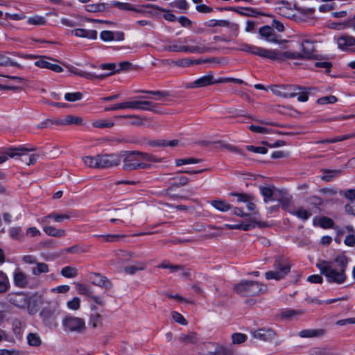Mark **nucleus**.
<instances>
[{
	"label": "nucleus",
	"mask_w": 355,
	"mask_h": 355,
	"mask_svg": "<svg viewBox=\"0 0 355 355\" xmlns=\"http://www.w3.org/2000/svg\"><path fill=\"white\" fill-rule=\"evenodd\" d=\"M302 58H310L315 51L313 42L309 40H303L302 42Z\"/></svg>",
	"instance_id": "b1692460"
},
{
	"label": "nucleus",
	"mask_w": 355,
	"mask_h": 355,
	"mask_svg": "<svg viewBox=\"0 0 355 355\" xmlns=\"http://www.w3.org/2000/svg\"><path fill=\"white\" fill-rule=\"evenodd\" d=\"M139 92L143 94H148L156 96L155 100H160L162 98H164L169 96V92L166 91H151V90H141Z\"/></svg>",
	"instance_id": "09e8293b"
},
{
	"label": "nucleus",
	"mask_w": 355,
	"mask_h": 355,
	"mask_svg": "<svg viewBox=\"0 0 355 355\" xmlns=\"http://www.w3.org/2000/svg\"><path fill=\"white\" fill-rule=\"evenodd\" d=\"M73 33L76 37H85L92 40H95L97 37V32L94 30L76 28L73 31Z\"/></svg>",
	"instance_id": "cd10ccee"
},
{
	"label": "nucleus",
	"mask_w": 355,
	"mask_h": 355,
	"mask_svg": "<svg viewBox=\"0 0 355 355\" xmlns=\"http://www.w3.org/2000/svg\"><path fill=\"white\" fill-rule=\"evenodd\" d=\"M200 162L201 159L196 158L178 159L175 160V165L180 166L183 164H197Z\"/></svg>",
	"instance_id": "4d7b16f0"
},
{
	"label": "nucleus",
	"mask_w": 355,
	"mask_h": 355,
	"mask_svg": "<svg viewBox=\"0 0 355 355\" xmlns=\"http://www.w3.org/2000/svg\"><path fill=\"white\" fill-rule=\"evenodd\" d=\"M32 274L38 276L42 273H46L49 272V266L43 262H37L35 266L31 269Z\"/></svg>",
	"instance_id": "c9c22d12"
},
{
	"label": "nucleus",
	"mask_w": 355,
	"mask_h": 355,
	"mask_svg": "<svg viewBox=\"0 0 355 355\" xmlns=\"http://www.w3.org/2000/svg\"><path fill=\"white\" fill-rule=\"evenodd\" d=\"M211 355H241L238 352L234 351L227 347H220L217 351L211 353Z\"/></svg>",
	"instance_id": "3c124183"
},
{
	"label": "nucleus",
	"mask_w": 355,
	"mask_h": 355,
	"mask_svg": "<svg viewBox=\"0 0 355 355\" xmlns=\"http://www.w3.org/2000/svg\"><path fill=\"white\" fill-rule=\"evenodd\" d=\"M67 306L69 309L77 311L80 307V299L78 297H74L71 300L67 302Z\"/></svg>",
	"instance_id": "864d4df0"
},
{
	"label": "nucleus",
	"mask_w": 355,
	"mask_h": 355,
	"mask_svg": "<svg viewBox=\"0 0 355 355\" xmlns=\"http://www.w3.org/2000/svg\"><path fill=\"white\" fill-rule=\"evenodd\" d=\"M61 275L67 278H73L78 275V270L71 266H65L61 270Z\"/></svg>",
	"instance_id": "79ce46f5"
},
{
	"label": "nucleus",
	"mask_w": 355,
	"mask_h": 355,
	"mask_svg": "<svg viewBox=\"0 0 355 355\" xmlns=\"http://www.w3.org/2000/svg\"><path fill=\"white\" fill-rule=\"evenodd\" d=\"M319 225L321 227L327 229V228H334V220L327 216L321 217L319 219Z\"/></svg>",
	"instance_id": "8fccbe9b"
},
{
	"label": "nucleus",
	"mask_w": 355,
	"mask_h": 355,
	"mask_svg": "<svg viewBox=\"0 0 355 355\" xmlns=\"http://www.w3.org/2000/svg\"><path fill=\"white\" fill-rule=\"evenodd\" d=\"M71 217V214L70 212H67L64 214H59L56 212H53L48 216H44L42 218V222L44 223H49V219H53L57 223H62L64 220H69Z\"/></svg>",
	"instance_id": "4be33fe9"
},
{
	"label": "nucleus",
	"mask_w": 355,
	"mask_h": 355,
	"mask_svg": "<svg viewBox=\"0 0 355 355\" xmlns=\"http://www.w3.org/2000/svg\"><path fill=\"white\" fill-rule=\"evenodd\" d=\"M98 155L95 157L87 156L83 157L85 164L90 168H98Z\"/></svg>",
	"instance_id": "c03bdc74"
},
{
	"label": "nucleus",
	"mask_w": 355,
	"mask_h": 355,
	"mask_svg": "<svg viewBox=\"0 0 355 355\" xmlns=\"http://www.w3.org/2000/svg\"><path fill=\"white\" fill-rule=\"evenodd\" d=\"M76 288L80 294L84 295L88 297H89L91 295L93 294V291L89 288L88 286L85 284H77Z\"/></svg>",
	"instance_id": "603ef678"
},
{
	"label": "nucleus",
	"mask_w": 355,
	"mask_h": 355,
	"mask_svg": "<svg viewBox=\"0 0 355 355\" xmlns=\"http://www.w3.org/2000/svg\"><path fill=\"white\" fill-rule=\"evenodd\" d=\"M326 333L324 329H303L299 332L301 338H320Z\"/></svg>",
	"instance_id": "5701e85b"
},
{
	"label": "nucleus",
	"mask_w": 355,
	"mask_h": 355,
	"mask_svg": "<svg viewBox=\"0 0 355 355\" xmlns=\"http://www.w3.org/2000/svg\"><path fill=\"white\" fill-rule=\"evenodd\" d=\"M334 262L338 264L339 269H343V271H346L348 263V259L345 255L340 254L337 256L334 259Z\"/></svg>",
	"instance_id": "a18cd8bd"
},
{
	"label": "nucleus",
	"mask_w": 355,
	"mask_h": 355,
	"mask_svg": "<svg viewBox=\"0 0 355 355\" xmlns=\"http://www.w3.org/2000/svg\"><path fill=\"white\" fill-rule=\"evenodd\" d=\"M95 236L101 238L103 242H114L119 238L123 237V235L120 234H108V235H95Z\"/></svg>",
	"instance_id": "5fc2aeb1"
},
{
	"label": "nucleus",
	"mask_w": 355,
	"mask_h": 355,
	"mask_svg": "<svg viewBox=\"0 0 355 355\" xmlns=\"http://www.w3.org/2000/svg\"><path fill=\"white\" fill-rule=\"evenodd\" d=\"M336 101L337 98L333 95L321 97L319 99H318V103L320 105L331 104L336 103Z\"/></svg>",
	"instance_id": "e2e57ef3"
},
{
	"label": "nucleus",
	"mask_w": 355,
	"mask_h": 355,
	"mask_svg": "<svg viewBox=\"0 0 355 355\" xmlns=\"http://www.w3.org/2000/svg\"><path fill=\"white\" fill-rule=\"evenodd\" d=\"M320 273L325 276L329 283H336L338 284H343L347 279L345 272L343 269H336L333 267V262L328 261H321L316 264Z\"/></svg>",
	"instance_id": "f257e3e1"
},
{
	"label": "nucleus",
	"mask_w": 355,
	"mask_h": 355,
	"mask_svg": "<svg viewBox=\"0 0 355 355\" xmlns=\"http://www.w3.org/2000/svg\"><path fill=\"white\" fill-rule=\"evenodd\" d=\"M28 344L31 346L38 347L42 344L40 336L35 333H30L27 336Z\"/></svg>",
	"instance_id": "a19ab883"
},
{
	"label": "nucleus",
	"mask_w": 355,
	"mask_h": 355,
	"mask_svg": "<svg viewBox=\"0 0 355 355\" xmlns=\"http://www.w3.org/2000/svg\"><path fill=\"white\" fill-rule=\"evenodd\" d=\"M282 97L293 98L296 96V90H302V87L292 85H282Z\"/></svg>",
	"instance_id": "393cba45"
},
{
	"label": "nucleus",
	"mask_w": 355,
	"mask_h": 355,
	"mask_svg": "<svg viewBox=\"0 0 355 355\" xmlns=\"http://www.w3.org/2000/svg\"><path fill=\"white\" fill-rule=\"evenodd\" d=\"M111 6L124 10H136V9L128 3L112 1Z\"/></svg>",
	"instance_id": "6e6d98bb"
},
{
	"label": "nucleus",
	"mask_w": 355,
	"mask_h": 355,
	"mask_svg": "<svg viewBox=\"0 0 355 355\" xmlns=\"http://www.w3.org/2000/svg\"><path fill=\"white\" fill-rule=\"evenodd\" d=\"M139 151H121V161L123 160V169L125 171H132L139 169H149L152 168L150 164L141 162L138 155Z\"/></svg>",
	"instance_id": "f03ea898"
},
{
	"label": "nucleus",
	"mask_w": 355,
	"mask_h": 355,
	"mask_svg": "<svg viewBox=\"0 0 355 355\" xmlns=\"http://www.w3.org/2000/svg\"><path fill=\"white\" fill-rule=\"evenodd\" d=\"M82 98L83 94L80 92L66 93L64 95V99L69 102L80 101Z\"/></svg>",
	"instance_id": "13d9d810"
},
{
	"label": "nucleus",
	"mask_w": 355,
	"mask_h": 355,
	"mask_svg": "<svg viewBox=\"0 0 355 355\" xmlns=\"http://www.w3.org/2000/svg\"><path fill=\"white\" fill-rule=\"evenodd\" d=\"M249 129L253 132L259 134H269L271 132V130L269 128L255 125H250Z\"/></svg>",
	"instance_id": "052dcab7"
},
{
	"label": "nucleus",
	"mask_w": 355,
	"mask_h": 355,
	"mask_svg": "<svg viewBox=\"0 0 355 355\" xmlns=\"http://www.w3.org/2000/svg\"><path fill=\"white\" fill-rule=\"evenodd\" d=\"M89 279L92 284L96 286L104 288L106 290L112 287V283L106 277L101 275L100 273L92 272L89 275Z\"/></svg>",
	"instance_id": "4468645a"
},
{
	"label": "nucleus",
	"mask_w": 355,
	"mask_h": 355,
	"mask_svg": "<svg viewBox=\"0 0 355 355\" xmlns=\"http://www.w3.org/2000/svg\"><path fill=\"white\" fill-rule=\"evenodd\" d=\"M35 148H17L8 149L3 155L0 156V164L8 160V157L14 158L17 156H21L25 153L35 150Z\"/></svg>",
	"instance_id": "2eb2a0df"
},
{
	"label": "nucleus",
	"mask_w": 355,
	"mask_h": 355,
	"mask_svg": "<svg viewBox=\"0 0 355 355\" xmlns=\"http://www.w3.org/2000/svg\"><path fill=\"white\" fill-rule=\"evenodd\" d=\"M10 302L14 305L23 307L26 304V299L23 294L15 293L10 295Z\"/></svg>",
	"instance_id": "72a5a7b5"
},
{
	"label": "nucleus",
	"mask_w": 355,
	"mask_h": 355,
	"mask_svg": "<svg viewBox=\"0 0 355 355\" xmlns=\"http://www.w3.org/2000/svg\"><path fill=\"white\" fill-rule=\"evenodd\" d=\"M10 236L15 240H22L24 234L20 227H13L9 230Z\"/></svg>",
	"instance_id": "37998d69"
},
{
	"label": "nucleus",
	"mask_w": 355,
	"mask_h": 355,
	"mask_svg": "<svg viewBox=\"0 0 355 355\" xmlns=\"http://www.w3.org/2000/svg\"><path fill=\"white\" fill-rule=\"evenodd\" d=\"M214 82V76L212 73H209L205 76H203L197 80L189 83L186 85V88L187 89H191V88H199V87H203L208 85H213Z\"/></svg>",
	"instance_id": "ddd939ff"
},
{
	"label": "nucleus",
	"mask_w": 355,
	"mask_h": 355,
	"mask_svg": "<svg viewBox=\"0 0 355 355\" xmlns=\"http://www.w3.org/2000/svg\"><path fill=\"white\" fill-rule=\"evenodd\" d=\"M179 340L185 344H196L199 341V338L196 332L190 331L187 334H182L179 336Z\"/></svg>",
	"instance_id": "bb28decb"
},
{
	"label": "nucleus",
	"mask_w": 355,
	"mask_h": 355,
	"mask_svg": "<svg viewBox=\"0 0 355 355\" xmlns=\"http://www.w3.org/2000/svg\"><path fill=\"white\" fill-rule=\"evenodd\" d=\"M239 49L240 51L256 55L264 58H272L273 53L270 52V50L261 48L254 45L241 44Z\"/></svg>",
	"instance_id": "9d476101"
},
{
	"label": "nucleus",
	"mask_w": 355,
	"mask_h": 355,
	"mask_svg": "<svg viewBox=\"0 0 355 355\" xmlns=\"http://www.w3.org/2000/svg\"><path fill=\"white\" fill-rule=\"evenodd\" d=\"M83 119L80 116L67 115L63 119H57L55 123L59 125H81L83 124Z\"/></svg>",
	"instance_id": "6ab92c4d"
},
{
	"label": "nucleus",
	"mask_w": 355,
	"mask_h": 355,
	"mask_svg": "<svg viewBox=\"0 0 355 355\" xmlns=\"http://www.w3.org/2000/svg\"><path fill=\"white\" fill-rule=\"evenodd\" d=\"M69 69V71L71 73H73L75 75H77V76H81V77H84V78H85L87 79H89V80H94L95 78H97V79H99V80H103L106 76H110V75H111V74H112L114 73V72H112V73H107V74L96 75V74H93V73H89V72H86V71H83L79 70L78 69H76V68L73 67H71Z\"/></svg>",
	"instance_id": "a211bd4d"
},
{
	"label": "nucleus",
	"mask_w": 355,
	"mask_h": 355,
	"mask_svg": "<svg viewBox=\"0 0 355 355\" xmlns=\"http://www.w3.org/2000/svg\"><path fill=\"white\" fill-rule=\"evenodd\" d=\"M131 257V254L129 252L120 250L116 253V258L115 260H112V263H121L124 261H128Z\"/></svg>",
	"instance_id": "ea45409f"
},
{
	"label": "nucleus",
	"mask_w": 355,
	"mask_h": 355,
	"mask_svg": "<svg viewBox=\"0 0 355 355\" xmlns=\"http://www.w3.org/2000/svg\"><path fill=\"white\" fill-rule=\"evenodd\" d=\"M209 60H193L190 58H183V59H180V60H178L174 62V63L177 65V66H179V67H190L194 64H201V63H203V62H208Z\"/></svg>",
	"instance_id": "2f4dec72"
},
{
	"label": "nucleus",
	"mask_w": 355,
	"mask_h": 355,
	"mask_svg": "<svg viewBox=\"0 0 355 355\" xmlns=\"http://www.w3.org/2000/svg\"><path fill=\"white\" fill-rule=\"evenodd\" d=\"M210 204L217 210L225 212L232 209L231 205L222 200H213L210 202Z\"/></svg>",
	"instance_id": "7c9ffc66"
},
{
	"label": "nucleus",
	"mask_w": 355,
	"mask_h": 355,
	"mask_svg": "<svg viewBox=\"0 0 355 355\" xmlns=\"http://www.w3.org/2000/svg\"><path fill=\"white\" fill-rule=\"evenodd\" d=\"M98 168H108L118 166L121 163L119 153L98 155Z\"/></svg>",
	"instance_id": "1a4fd4ad"
},
{
	"label": "nucleus",
	"mask_w": 355,
	"mask_h": 355,
	"mask_svg": "<svg viewBox=\"0 0 355 355\" xmlns=\"http://www.w3.org/2000/svg\"><path fill=\"white\" fill-rule=\"evenodd\" d=\"M138 155H139V157L141 159H144V160H146L148 162L159 163V162H162V158L157 157L154 155L149 154L147 153H143V152L139 151V153H138Z\"/></svg>",
	"instance_id": "49530a36"
},
{
	"label": "nucleus",
	"mask_w": 355,
	"mask_h": 355,
	"mask_svg": "<svg viewBox=\"0 0 355 355\" xmlns=\"http://www.w3.org/2000/svg\"><path fill=\"white\" fill-rule=\"evenodd\" d=\"M232 342L234 344H241L247 340V336L241 333H235L232 336Z\"/></svg>",
	"instance_id": "338daca9"
},
{
	"label": "nucleus",
	"mask_w": 355,
	"mask_h": 355,
	"mask_svg": "<svg viewBox=\"0 0 355 355\" xmlns=\"http://www.w3.org/2000/svg\"><path fill=\"white\" fill-rule=\"evenodd\" d=\"M251 334L254 338L264 342H272L277 336L276 332L271 328H261L252 331Z\"/></svg>",
	"instance_id": "9b49d317"
},
{
	"label": "nucleus",
	"mask_w": 355,
	"mask_h": 355,
	"mask_svg": "<svg viewBox=\"0 0 355 355\" xmlns=\"http://www.w3.org/2000/svg\"><path fill=\"white\" fill-rule=\"evenodd\" d=\"M9 288L10 282L7 275L0 270V293H5Z\"/></svg>",
	"instance_id": "e433bc0d"
},
{
	"label": "nucleus",
	"mask_w": 355,
	"mask_h": 355,
	"mask_svg": "<svg viewBox=\"0 0 355 355\" xmlns=\"http://www.w3.org/2000/svg\"><path fill=\"white\" fill-rule=\"evenodd\" d=\"M28 276L26 275L24 272L16 270L14 272L13 275V281L14 284L16 286L19 288H26L28 286L29 281H28Z\"/></svg>",
	"instance_id": "f3484780"
},
{
	"label": "nucleus",
	"mask_w": 355,
	"mask_h": 355,
	"mask_svg": "<svg viewBox=\"0 0 355 355\" xmlns=\"http://www.w3.org/2000/svg\"><path fill=\"white\" fill-rule=\"evenodd\" d=\"M89 324L92 328L96 329L103 325V317L98 313H93L90 315Z\"/></svg>",
	"instance_id": "f704fd0d"
},
{
	"label": "nucleus",
	"mask_w": 355,
	"mask_h": 355,
	"mask_svg": "<svg viewBox=\"0 0 355 355\" xmlns=\"http://www.w3.org/2000/svg\"><path fill=\"white\" fill-rule=\"evenodd\" d=\"M28 23L33 25H44L46 23V19L43 17L34 16L28 19Z\"/></svg>",
	"instance_id": "774afa93"
},
{
	"label": "nucleus",
	"mask_w": 355,
	"mask_h": 355,
	"mask_svg": "<svg viewBox=\"0 0 355 355\" xmlns=\"http://www.w3.org/2000/svg\"><path fill=\"white\" fill-rule=\"evenodd\" d=\"M114 123L107 120H95L92 122V125L97 128H107L114 126Z\"/></svg>",
	"instance_id": "de8ad7c7"
},
{
	"label": "nucleus",
	"mask_w": 355,
	"mask_h": 355,
	"mask_svg": "<svg viewBox=\"0 0 355 355\" xmlns=\"http://www.w3.org/2000/svg\"><path fill=\"white\" fill-rule=\"evenodd\" d=\"M303 311L301 310L286 309L281 313V316L284 319H293L301 315Z\"/></svg>",
	"instance_id": "58836bf2"
},
{
	"label": "nucleus",
	"mask_w": 355,
	"mask_h": 355,
	"mask_svg": "<svg viewBox=\"0 0 355 355\" xmlns=\"http://www.w3.org/2000/svg\"><path fill=\"white\" fill-rule=\"evenodd\" d=\"M270 52L272 53V58H269L270 60H282L284 58L288 59H299L302 58V55L301 53L298 52H293V51H284L282 52L277 50H270Z\"/></svg>",
	"instance_id": "dca6fc26"
},
{
	"label": "nucleus",
	"mask_w": 355,
	"mask_h": 355,
	"mask_svg": "<svg viewBox=\"0 0 355 355\" xmlns=\"http://www.w3.org/2000/svg\"><path fill=\"white\" fill-rule=\"evenodd\" d=\"M19 57L26 58V59H35L38 58V60L35 62V65L40 67V68H44V69H51L53 71L60 73L63 71V68L56 64H52L49 62H48L46 60H50L53 61H57L56 60L53 59L51 57H48L45 55H19Z\"/></svg>",
	"instance_id": "0eeeda50"
},
{
	"label": "nucleus",
	"mask_w": 355,
	"mask_h": 355,
	"mask_svg": "<svg viewBox=\"0 0 355 355\" xmlns=\"http://www.w3.org/2000/svg\"><path fill=\"white\" fill-rule=\"evenodd\" d=\"M338 48L343 51H350L355 46V37L343 34L337 38Z\"/></svg>",
	"instance_id": "f8f14e48"
},
{
	"label": "nucleus",
	"mask_w": 355,
	"mask_h": 355,
	"mask_svg": "<svg viewBox=\"0 0 355 355\" xmlns=\"http://www.w3.org/2000/svg\"><path fill=\"white\" fill-rule=\"evenodd\" d=\"M261 193L264 197L265 202L271 199L273 195V191L270 187H263L260 188Z\"/></svg>",
	"instance_id": "bf43d9fd"
},
{
	"label": "nucleus",
	"mask_w": 355,
	"mask_h": 355,
	"mask_svg": "<svg viewBox=\"0 0 355 355\" xmlns=\"http://www.w3.org/2000/svg\"><path fill=\"white\" fill-rule=\"evenodd\" d=\"M62 327L67 332L83 333L86 329L84 319L74 315H67L62 320Z\"/></svg>",
	"instance_id": "423d86ee"
},
{
	"label": "nucleus",
	"mask_w": 355,
	"mask_h": 355,
	"mask_svg": "<svg viewBox=\"0 0 355 355\" xmlns=\"http://www.w3.org/2000/svg\"><path fill=\"white\" fill-rule=\"evenodd\" d=\"M159 268L168 269L171 272H175L184 269L183 265H173L168 261H163L160 264L157 266Z\"/></svg>",
	"instance_id": "4c0bfd02"
},
{
	"label": "nucleus",
	"mask_w": 355,
	"mask_h": 355,
	"mask_svg": "<svg viewBox=\"0 0 355 355\" xmlns=\"http://www.w3.org/2000/svg\"><path fill=\"white\" fill-rule=\"evenodd\" d=\"M164 49L171 52H185L202 54L210 51V49L201 45L196 46H178V44H167L164 46Z\"/></svg>",
	"instance_id": "6e6552de"
},
{
	"label": "nucleus",
	"mask_w": 355,
	"mask_h": 355,
	"mask_svg": "<svg viewBox=\"0 0 355 355\" xmlns=\"http://www.w3.org/2000/svg\"><path fill=\"white\" fill-rule=\"evenodd\" d=\"M207 26L209 27H228L233 31L236 32L235 36L237 35L236 33L239 30V26L237 24L231 23L227 20L210 19L207 22Z\"/></svg>",
	"instance_id": "412c9836"
},
{
	"label": "nucleus",
	"mask_w": 355,
	"mask_h": 355,
	"mask_svg": "<svg viewBox=\"0 0 355 355\" xmlns=\"http://www.w3.org/2000/svg\"><path fill=\"white\" fill-rule=\"evenodd\" d=\"M306 202L309 205H310L313 207L318 208L319 206H320L322 204L323 200L320 197L311 196V197L307 198Z\"/></svg>",
	"instance_id": "0e129e2a"
},
{
	"label": "nucleus",
	"mask_w": 355,
	"mask_h": 355,
	"mask_svg": "<svg viewBox=\"0 0 355 355\" xmlns=\"http://www.w3.org/2000/svg\"><path fill=\"white\" fill-rule=\"evenodd\" d=\"M323 171L324 173L329 174L322 177V179L326 182L330 181L334 176H336L342 173L341 170H324Z\"/></svg>",
	"instance_id": "680f3d73"
},
{
	"label": "nucleus",
	"mask_w": 355,
	"mask_h": 355,
	"mask_svg": "<svg viewBox=\"0 0 355 355\" xmlns=\"http://www.w3.org/2000/svg\"><path fill=\"white\" fill-rule=\"evenodd\" d=\"M259 33L260 35L265 38L266 40L272 43H277L278 40L273 28L268 26H265L259 28Z\"/></svg>",
	"instance_id": "aec40b11"
},
{
	"label": "nucleus",
	"mask_w": 355,
	"mask_h": 355,
	"mask_svg": "<svg viewBox=\"0 0 355 355\" xmlns=\"http://www.w3.org/2000/svg\"><path fill=\"white\" fill-rule=\"evenodd\" d=\"M39 315L45 327L55 329L58 326V319L60 315V309L57 304L42 308Z\"/></svg>",
	"instance_id": "39448f33"
},
{
	"label": "nucleus",
	"mask_w": 355,
	"mask_h": 355,
	"mask_svg": "<svg viewBox=\"0 0 355 355\" xmlns=\"http://www.w3.org/2000/svg\"><path fill=\"white\" fill-rule=\"evenodd\" d=\"M234 290L243 296H254L265 293L266 286L257 281L243 280L234 286Z\"/></svg>",
	"instance_id": "7ed1b4c3"
},
{
	"label": "nucleus",
	"mask_w": 355,
	"mask_h": 355,
	"mask_svg": "<svg viewBox=\"0 0 355 355\" xmlns=\"http://www.w3.org/2000/svg\"><path fill=\"white\" fill-rule=\"evenodd\" d=\"M289 212L292 215L295 216L303 220H307L312 215V213L310 210L306 209L302 207H299L296 210L289 211Z\"/></svg>",
	"instance_id": "473e14b6"
},
{
	"label": "nucleus",
	"mask_w": 355,
	"mask_h": 355,
	"mask_svg": "<svg viewBox=\"0 0 355 355\" xmlns=\"http://www.w3.org/2000/svg\"><path fill=\"white\" fill-rule=\"evenodd\" d=\"M274 270L265 273L267 279L277 281L284 279L291 271V266L288 261L282 257H277L273 264Z\"/></svg>",
	"instance_id": "20e7f679"
},
{
	"label": "nucleus",
	"mask_w": 355,
	"mask_h": 355,
	"mask_svg": "<svg viewBox=\"0 0 355 355\" xmlns=\"http://www.w3.org/2000/svg\"><path fill=\"white\" fill-rule=\"evenodd\" d=\"M137 110L158 113L157 104L148 101H137Z\"/></svg>",
	"instance_id": "a878e982"
},
{
	"label": "nucleus",
	"mask_w": 355,
	"mask_h": 355,
	"mask_svg": "<svg viewBox=\"0 0 355 355\" xmlns=\"http://www.w3.org/2000/svg\"><path fill=\"white\" fill-rule=\"evenodd\" d=\"M0 66L15 67L18 69H23L24 65L17 61L12 60L7 55L0 53Z\"/></svg>",
	"instance_id": "c85d7f7f"
},
{
	"label": "nucleus",
	"mask_w": 355,
	"mask_h": 355,
	"mask_svg": "<svg viewBox=\"0 0 355 355\" xmlns=\"http://www.w3.org/2000/svg\"><path fill=\"white\" fill-rule=\"evenodd\" d=\"M145 269V266L141 263L139 266H126L124 268V271L129 275H134L137 271L144 270Z\"/></svg>",
	"instance_id": "69168bd1"
},
{
	"label": "nucleus",
	"mask_w": 355,
	"mask_h": 355,
	"mask_svg": "<svg viewBox=\"0 0 355 355\" xmlns=\"http://www.w3.org/2000/svg\"><path fill=\"white\" fill-rule=\"evenodd\" d=\"M44 232L51 236L54 237H63L66 235V232L62 229H57L53 226H44L43 227Z\"/></svg>",
	"instance_id": "c756f323"
}]
</instances>
